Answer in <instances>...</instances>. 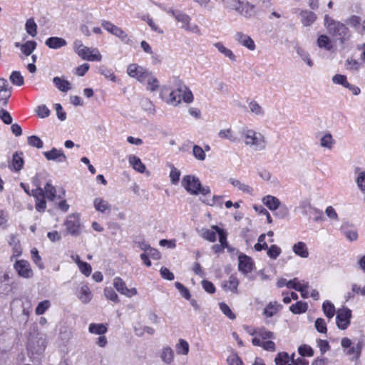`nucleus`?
I'll list each match as a JSON object with an SVG mask.
<instances>
[{"label": "nucleus", "instance_id": "nucleus-1", "mask_svg": "<svg viewBox=\"0 0 365 365\" xmlns=\"http://www.w3.org/2000/svg\"><path fill=\"white\" fill-rule=\"evenodd\" d=\"M240 134L245 145L255 151H261L266 148L267 140L264 135L248 127H243Z\"/></svg>", "mask_w": 365, "mask_h": 365}, {"label": "nucleus", "instance_id": "nucleus-2", "mask_svg": "<svg viewBox=\"0 0 365 365\" xmlns=\"http://www.w3.org/2000/svg\"><path fill=\"white\" fill-rule=\"evenodd\" d=\"M324 26L329 33L336 37L341 43H346L352 37L351 31L344 24L334 20L328 15L324 16Z\"/></svg>", "mask_w": 365, "mask_h": 365}, {"label": "nucleus", "instance_id": "nucleus-3", "mask_svg": "<svg viewBox=\"0 0 365 365\" xmlns=\"http://www.w3.org/2000/svg\"><path fill=\"white\" fill-rule=\"evenodd\" d=\"M181 185L190 195H197L200 194L205 196L211 192L210 187L202 186L199 178L194 175H185L182 179Z\"/></svg>", "mask_w": 365, "mask_h": 365}, {"label": "nucleus", "instance_id": "nucleus-4", "mask_svg": "<svg viewBox=\"0 0 365 365\" xmlns=\"http://www.w3.org/2000/svg\"><path fill=\"white\" fill-rule=\"evenodd\" d=\"M67 232L72 236H78L81 233V217L78 213L68 215L63 223Z\"/></svg>", "mask_w": 365, "mask_h": 365}, {"label": "nucleus", "instance_id": "nucleus-5", "mask_svg": "<svg viewBox=\"0 0 365 365\" xmlns=\"http://www.w3.org/2000/svg\"><path fill=\"white\" fill-rule=\"evenodd\" d=\"M13 267L18 276L23 279H31L34 275V272L31 264L27 260L16 259L14 262Z\"/></svg>", "mask_w": 365, "mask_h": 365}, {"label": "nucleus", "instance_id": "nucleus-6", "mask_svg": "<svg viewBox=\"0 0 365 365\" xmlns=\"http://www.w3.org/2000/svg\"><path fill=\"white\" fill-rule=\"evenodd\" d=\"M178 22L181 23V28L187 31L200 34V29L197 24H191V17L185 12L180 10L174 18Z\"/></svg>", "mask_w": 365, "mask_h": 365}, {"label": "nucleus", "instance_id": "nucleus-7", "mask_svg": "<svg viewBox=\"0 0 365 365\" xmlns=\"http://www.w3.org/2000/svg\"><path fill=\"white\" fill-rule=\"evenodd\" d=\"M351 311L347 307L339 309L336 312V325L339 329L344 330L350 324Z\"/></svg>", "mask_w": 365, "mask_h": 365}, {"label": "nucleus", "instance_id": "nucleus-8", "mask_svg": "<svg viewBox=\"0 0 365 365\" xmlns=\"http://www.w3.org/2000/svg\"><path fill=\"white\" fill-rule=\"evenodd\" d=\"M339 230L348 241L355 242L358 240L359 235L357 229L352 223L348 221H344L339 227Z\"/></svg>", "mask_w": 365, "mask_h": 365}, {"label": "nucleus", "instance_id": "nucleus-9", "mask_svg": "<svg viewBox=\"0 0 365 365\" xmlns=\"http://www.w3.org/2000/svg\"><path fill=\"white\" fill-rule=\"evenodd\" d=\"M78 55L83 60L88 61H101L102 60V55L97 48L85 46L81 51H78Z\"/></svg>", "mask_w": 365, "mask_h": 365}, {"label": "nucleus", "instance_id": "nucleus-10", "mask_svg": "<svg viewBox=\"0 0 365 365\" xmlns=\"http://www.w3.org/2000/svg\"><path fill=\"white\" fill-rule=\"evenodd\" d=\"M173 91L178 92L177 96L180 97V102L183 101L185 103H190L193 101V95L191 91L182 82L178 81Z\"/></svg>", "mask_w": 365, "mask_h": 365}, {"label": "nucleus", "instance_id": "nucleus-11", "mask_svg": "<svg viewBox=\"0 0 365 365\" xmlns=\"http://www.w3.org/2000/svg\"><path fill=\"white\" fill-rule=\"evenodd\" d=\"M101 25L107 31L119 38L122 41L128 43L127 34L120 27L106 20L102 21Z\"/></svg>", "mask_w": 365, "mask_h": 365}, {"label": "nucleus", "instance_id": "nucleus-12", "mask_svg": "<svg viewBox=\"0 0 365 365\" xmlns=\"http://www.w3.org/2000/svg\"><path fill=\"white\" fill-rule=\"evenodd\" d=\"M27 348L32 354H41L46 348V340L42 336L31 337L29 340Z\"/></svg>", "mask_w": 365, "mask_h": 365}, {"label": "nucleus", "instance_id": "nucleus-13", "mask_svg": "<svg viewBox=\"0 0 365 365\" xmlns=\"http://www.w3.org/2000/svg\"><path fill=\"white\" fill-rule=\"evenodd\" d=\"M113 284L120 294L127 297H132L138 294V291L135 288H128L125 282L119 277H116L113 279Z\"/></svg>", "mask_w": 365, "mask_h": 365}, {"label": "nucleus", "instance_id": "nucleus-14", "mask_svg": "<svg viewBox=\"0 0 365 365\" xmlns=\"http://www.w3.org/2000/svg\"><path fill=\"white\" fill-rule=\"evenodd\" d=\"M31 195L36 200V210L38 212H43L46 208V202L45 200L46 197L43 190L38 186L36 189L32 190Z\"/></svg>", "mask_w": 365, "mask_h": 365}, {"label": "nucleus", "instance_id": "nucleus-15", "mask_svg": "<svg viewBox=\"0 0 365 365\" xmlns=\"http://www.w3.org/2000/svg\"><path fill=\"white\" fill-rule=\"evenodd\" d=\"M234 38L239 44L247 48L250 51H254L256 48L253 39L250 36L241 31L236 32L234 36Z\"/></svg>", "mask_w": 365, "mask_h": 365}, {"label": "nucleus", "instance_id": "nucleus-16", "mask_svg": "<svg viewBox=\"0 0 365 365\" xmlns=\"http://www.w3.org/2000/svg\"><path fill=\"white\" fill-rule=\"evenodd\" d=\"M254 263L251 257L246 255H240L238 257V269L245 274L252 271Z\"/></svg>", "mask_w": 365, "mask_h": 365}, {"label": "nucleus", "instance_id": "nucleus-17", "mask_svg": "<svg viewBox=\"0 0 365 365\" xmlns=\"http://www.w3.org/2000/svg\"><path fill=\"white\" fill-rule=\"evenodd\" d=\"M43 155L47 160H52L56 163H64L67 160L66 155L61 149L53 148L49 151H45Z\"/></svg>", "mask_w": 365, "mask_h": 365}, {"label": "nucleus", "instance_id": "nucleus-18", "mask_svg": "<svg viewBox=\"0 0 365 365\" xmlns=\"http://www.w3.org/2000/svg\"><path fill=\"white\" fill-rule=\"evenodd\" d=\"M237 12L246 19H251L256 15L257 11L255 5L246 0H242L239 10Z\"/></svg>", "mask_w": 365, "mask_h": 365}, {"label": "nucleus", "instance_id": "nucleus-19", "mask_svg": "<svg viewBox=\"0 0 365 365\" xmlns=\"http://www.w3.org/2000/svg\"><path fill=\"white\" fill-rule=\"evenodd\" d=\"M95 210L101 213H109L111 211V205L102 197H96L93 200Z\"/></svg>", "mask_w": 365, "mask_h": 365}, {"label": "nucleus", "instance_id": "nucleus-20", "mask_svg": "<svg viewBox=\"0 0 365 365\" xmlns=\"http://www.w3.org/2000/svg\"><path fill=\"white\" fill-rule=\"evenodd\" d=\"M282 308V304L278 303L277 301H272L269 302L264 307L262 314L265 317H272L277 314Z\"/></svg>", "mask_w": 365, "mask_h": 365}, {"label": "nucleus", "instance_id": "nucleus-21", "mask_svg": "<svg viewBox=\"0 0 365 365\" xmlns=\"http://www.w3.org/2000/svg\"><path fill=\"white\" fill-rule=\"evenodd\" d=\"M220 229L218 226L212 225L209 229H202L200 235L203 239L210 242H215L217 240V234H218Z\"/></svg>", "mask_w": 365, "mask_h": 365}, {"label": "nucleus", "instance_id": "nucleus-22", "mask_svg": "<svg viewBox=\"0 0 365 365\" xmlns=\"http://www.w3.org/2000/svg\"><path fill=\"white\" fill-rule=\"evenodd\" d=\"M24 164L23 153L16 152L14 153L12 160L9 166L11 170L19 172L23 168Z\"/></svg>", "mask_w": 365, "mask_h": 365}, {"label": "nucleus", "instance_id": "nucleus-23", "mask_svg": "<svg viewBox=\"0 0 365 365\" xmlns=\"http://www.w3.org/2000/svg\"><path fill=\"white\" fill-rule=\"evenodd\" d=\"M239 280L235 275H231L227 280L222 282V287L226 292H238Z\"/></svg>", "mask_w": 365, "mask_h": 365}, {"label": "nucleus", "instance_id": "nucleus-24", "mask_svg": "<svg viewBox=\"0 0 365 365\" xmlns=\"http://www.w3.org/2000/svg\"><path fill=\"white\" fill-rule=\"evenodd\" d=\"M299 16L304 26H311L317 19V15L313 11L309 10H302L299 13Z\"/></svg>", "mask_w": 365, "mask_h": 365}, {"label": "nucleus", "instance_id": "nucleus-25", "mask_svg": "<svg viewBox=\"0 0 365 365\" xmlns=\"http://www.w3.org/2000/svg\"><path fill=\"white\" fill-rule=\"evenodd\" d=\"M262 202L271 211L277 210L280 207L281 204L280 200L277 197L269 195L264 196Z\"/></svg>", "mask_w": 365, "mask_h": 365}, {"label": "nucleus", "instance_id": "nucleus-26", "mask_svg": "<svg viewBox=\"0 0 365 365\" xmlns=\"http://www.w3.org/2000/svg\"><path fill=\"white\" fill-rule=\"evenodd\" d=\"M159 356L163 363L170 364L174 360L175 354L172 348L167 346L161 349L159 353Z\"/></svg>", "mask_w": 365, "mask_h": 365}, {"label": "nucleus", "instance_id": "nucleus-27", "mask_svg": "<svg viewBox=\"0 0 365 365\" xmlns=\"http://www.w3.org/2000/svg\"><path fill=\"white\" fill-rule=\"evenodd\" d=\"M346 23L354 28L355 31L359 34H363L364 21L359 16L352 15L346 21Z\"/></svg>", "mask_w": 365, "mask_h": 365}, {"label": "nucleus", "instance_id": "nucleus-28", "mask_svg": "<svg viewBox=\"0 0 365 365\" xmlns=\"http://www.w3.org/2000/svg\"><path fill=\"white\" fill-rule=\"evenodd\" d=\"M292 251L296 255L302 258H307L309 255L307 246L304 242H298L294 244Z\"/></svg>", "mask_w": 365, "mask_h": 365}, {"label": "nucleus", "instance_id": "nucleus-29", "mask_svg": "<svg viewBox=\"0 0 365 365\" xmlns=\"http://www.w3.org/2000/svg\"><path fill=\"white\" fill-rule=\"evenodd\" d=\"M45 44L50 48L58 49L65 46L67 43L66 41L61 37H50L45 41Z\"/></svg>", "mask_w": 365, "mask_h": 365}, {"label": "nucleus", "instance_id": "nucleus-30", "mask_svg": "<svg viewBox=\"0 0 365 365\" xmlns=\"http://www.w3.org/2000/svg\"><path fill=\"white\" fill-rule=\"evenodd\" d=\"M88 331L92 334L103 335L108 331V326L102 323H91L88 326Z\"/></svg>", "mask_w": 365, "mask_h": 365}, {"label": "nucleus", "instance_id": "nucleus-31", "mask_svg": "<svg viewBox=\"0 0 365 365\" xmlns=\"http://www.w3.org/2000/svg\"><path fill=\"white\" fill-rule=\"evenodd\" d=\"M53 83L55 86L61 92H68L71 89V83L60 77H54L53 78Z\"/></svg>", "mask_w": 365, "mask_h": 365}, {"label": "nucleus", "instance_id": "nucleus-32", "mask_svg": "<svg viewBox=\"0 0 365 365\" xmlns=\"http://www.w3.org/2000/svg\"><path fill=\"white\" fill-rule=\"evenodd\" d=\"M128 162L133 168L136 171L140 173H143L145 172V166L138 157L133 155H129Z\"/></svg>", "mask_w": 365, "mask_h": 365}, {"label": "nucleus", "instance_id": "nucleus-33", "mask_svg": "<svg viewBox=\"0 0 365 365\" xmlns=\"http://www.w3.org/2000/svg\"><path fill=\"white\" fill-rule=\"evenodd\" d=\"M320 146L328 150H331L335 144V140L330 133H326L324 134L320 140Z\"/></svg>", "mask_w": 365, "mask_h": 365}, {"label": "nucleus", "instance_id": "nucleus-34", "mask_svg": "<svg viewBox=\"0 0 365 365\" xmlns=\"http://www.w3.org/2000/svg\"><path fill=\"white\" fill-rule=\"evenodd\" d=\"M218 136L221 139H227L232 143H238L240 141L238 136L230 128L220 130L218 133Z\"/></svg>", "mask_w": 365, "mask_h": 365}, {"label": "nucleus", "instance_id": "nucleus-35", "mask_svg": "<svg viewBox=\"0 0 365 365\" xmlns=\"http://www.w3.org/2000/svg\"><path fill=\"white\" fill-rule=\"evenodd\" d=\"M214 46L219 51V52L227 57L230 61H236L237 57L232 51L225 47L221 42L214 43Z\"/></svg>", "mask_w": 365, "mask_h": 365}, {"label": "nucleus", "instance_id": "nucleus-36", "mask_svg": "<svg viewBox=\"0 0 365 365\" xmlns=\"http://www.w3.org/2000/svg\"><path fill=\"white\" fill-rule=\"evenodd\" d=\"M228 182L233 185L234 187H237L239 190L248 193L252 194L253 189L250 185L243 183L242 182L240 181L239 180L235 179V178H230L228 180Z\"/></svg>", "mask_w": 365, "mask_h": 365}, {"label": "nucleus", "instance_id": "nucleus-37", "mask_svg": "<svg viewBox=\"0 0 365 365\" xmlns=\"http://www.w3.org/2000/svg\"><path fill=\"white\" fill-rule=\"evenodd\" d=\"M299 209L304 215H308L311 214H321L322 211L319 209L314 208L308 202H302L299 206Z\"/></svg>", "mask_w": 365, "mask_h": 365}, {"label": "nucleus", "instance_id": "nucleus-38", "mask_svg": "<svg viewBox=\"0 0 365 365\" xmlns=\"http://www.w3.org/2000/svg\"><path fill=\"white\" fill-rule=\"evenodd\" d=\"M78 299L83 304H88L92 299V293L87 285H83L79 291Z\"/></svg>", "mask_w": 365, "mask_h": 365}, {"label": "nucleus", "instance_id": "nucleus-39", "mask_svg": "<svg viewBox=\"0 0 365 365\" xmlns=\"http://www.w3.org/2000/svg\"><path fill=\"white\" fill-rule=\"evenodd\" d=\"M248 108L250 112L255 115L259 117H263L264 115L265 112L264 108L256 101L252 100L249 102Z\"/></svg>", "mask_w": 365, "mask_h": 365}, {"label": "nucleus", "instance_id": "nucleus-40", "mask_svg": "<svg viewBox=\"0 0 365 365\" xmlns=\"http://www.w3.org/2000/svg\"><path fill=\"white\" fill-rule=\"evenodd\" d=\"M308 304L305 302L299 301L289 307V310L294 314H300L307 312Z\"/></svg>", "mask_w": 365, "mask_h": 365}, {"label": "nucleus", "instance_id": "nucleus-41", "mask_svg": "<svg viewBox=\"0 0 365 365\" xmlns=\"http://www.w3.org/2000/svg\"><path fill=\"white\" fill-rule=\"evenodd\" d=\"M361 346L359 343H358L356 346H351L346 351V354L350 356V360L351 361H357L361 354Z\"/></svg>", "mask_w": 365, "mask_h": 365}, {"label": "nucleus", "instance_id": "nucleus-42", "mask_svg": "<svg viewBox=\"0 0 365 365\" xmlns=\"http://www.w3.org/2000/svg\"><path fill=\"white\" fill-rule=\"evenodd\" d=\"M45 195V197L50 200L53 201L56 196V189L51 185L50 182H47L44 187L42 188Z\"/></svg>", "mask_w": 365, "mask_h": 365}, {"label": "nucleus", "instance_id": "nucleus-43", "mask_svg": "<svg viewBox=\"0 0 365 365\" xmlns=\"http://www.w3.org/2000/svg\"><path fill=\"white\" fill-rule=\"evenodd\" d=\"M135 334L138 336H142L145 333L153 335L155 332V329L149 326H135L133 327Z\"/></svg>", "mask_w": 365, "mask_h": 365}, {"label": "nucleus", "instance_id": "nucleus-44", "mask_svg": "<svg viewBox=\"0 0 365 365\" xmlns=\"http://www.w3.org/2000/svg\"><path fill=\"white\" fill-rule=\"evenodd\" d=\"M322 309L324 315L328 319H331L335 314L334 305L330 301H325L322 304Z\"/></svg>", "mask_w": 365, "mask_h": 365}, {"label": "nucleus", "instance_id": "nucleus-45", "mask_svg": "<svg viewBox=\"0 0 365 365\" xmlns=\"http://www.w3.org/2000/svg\"><path fill=\"white\" fill-rule=\"evenodd\" d=\"M36 42L34 41H27L21 46V51L25 56H29L36 49Z\"/></svg>", "mask_w": 365, "mask_h": 365}, {"label": "nucleus", "instance_id": "nucleus-46", "mask_svg": "<svg viewBox=\"0 0 365 365\" xmlns=\"http://www.w3.org/2000/svg\"><path fill=\"white\" fill-rule=\"evenodd\" d=\"M25 29L29 35L35 37L37 34V24L33 18L29 19L25 24Z\"/></svg>", "mask_w": 365, "mask_h": 365}, {"label": "nucleus", "instance_id": "nucleus-47", "mask_svg": "<svg viewBox=\"0 0 365 365\" xmlns=\"http://www.w3.org/2000/svg\"><path fill=\"white\" fill-rule=\"evenodd\" d=\"M344 66L349 71H358L361 68V63L352 58H348L345 61Z\"/></svg>", "mask_w": 365, "mask_h": 365}, {"label": "nucleus", "instance_id": "nucleus-48", "mask_svg": "<svg viewBox=\"0 0 365 365\" xmlns=\"http://www.w3.org/2000/svg\"><path fill=\"white\" fill-rule=\"evenodd\" d=\"M178 354L187 355L189 352V344L183 339H180L175 346Z\"/></svg>", "mask_w": 365, "mask_h": 365}, {"label": "nucleus", "instance_id": "nucleus-49", "mask_svg": "<svg viewBox=\"0 0 365 365\" xmlns=\"http://www.w3.org/2000/svg\"><path fill=\"white\" fill-rule=\"evenodd\" d=\"M201 201L209 206H218L220 208L222 207V196L221 195H213L210 199H202Z\"/></svg>", "mask_w": 365, "mask_h": 365}, {"label": "nucleus", "instance_id": "nucleus-50", "mask_svg": "<svg viewBox=\"0 0 365 365\" xmlns=\"http://www.w3.org/2000/svg\"><path fill=\"white\" fill-rule=\"evenodd\" d=\"M3 277L4 280L0 281V294H8L11 291V287L9 282V274H4Z\"/></svg>", "mask_w": 365, "mask_h": 365}, {"label": "nucleus", "instance_id": "nucleus-51", "mask_svg": "<svg viewBox=\"0 0 365 365\" xmlns=\"http://www.w3.org/2000/svg\"><path fill=\"white\" fill-rule=\"evenodd\" d=\"M318 46L324 48L327 51H330L332 48V45L329 38L326 35H320L317 39Z\"/></svg>", "mask_w": 365, "mask_h": 365}, {"label": "nucleus", "instance_id": "nucleus-52", "mask_svg": "<svg viewBox=\"0 0 365 365\" xmlns=\"http://www.w3.org/2000/svg\"><path fill=\"white\" fill-rule=\"evenodd\" d=\"M291 360V357L287 352L282 351L277 354L274 359L276 365H286Z\"/></svg>", "mask_w": 365, "mask_h": 365}, {"label": "nucleus", "instance_id": "nucleus-53", "mask_svg": "<svg viewBox=\"0 0 365 365\" xmlns=\"http://www.w3.org/2000/svg\"><path fill=\"white\" fill-rule=\"evenodd\" d=\"M51 306V302L49 300H43L38 303L36 309L35 314L36 315H42Z\"/></svg>", "mask_w": 365, "mask_h": 365}, {"label": "nucleus", "instance_id": "nucleus-54", "mask_svg": "<svg viewBox=\"0 0 365 365\" xmlns=\"http://www.w3.org/2000/svg\"><path fill=\"white\" fill-rule=\"evenodd\" d=\"M297 53L300 56L302 61H304L309 67H312L314 63L312 59L309 58V54L304 48L301 47L296 48Z\"/></svg>", "mask_w": 365, "mask_h": 365}, {"label": "nucleus", "instance_id": "nucleus-55", "mask_svg": "<svg viewBox=\"0 0 365 365\" xmlns=\"http://www.w3.org/2000/svg\"><path fill=\"white\" fill-rule=\"evenodd\" d=\"M31 257L33 262L40 269H43L44 268V264L42 262L41 257L39 255L38 251L36 248L34 247L31 249Z\"/></svg>", "mask_w": 365, "mask_h": 365}, {"label": "nucleus", "instance_id": "nucleus-56", "mask_svg": "<svg viewBox=\"0 0 365 365\" xmlns=\"http://www.w3.org/2000/svg\"><path fill=\"white\" fill-rule=\"evenodd\" d=\"M356 183L359 190L365 195V170L358 172Z\"/></svg>", "mask_w": 365, "mask_h": 365}, {"label": "nucleus", "instance_id": "nucleus-57", "mask_svg": "<svg viewBox=\"0 0 365 365\" xmlns=\"http://www.w3.org/2000/svg\"><path fill=\"white\" fill-rule=\"evenodd\" d=\"M9 79L14 85L17 86H21L24 83V77L19 71H13L10 75Z\"/></svg>", "mask_w": 365, "mask_h": 365}, {"label": "nucleus", "instance_id": "nucleus-58", "mask_svg": "<svg viewBox=\"0 0 365 365\" xmlns=\"http://www.w3.org/2000/svg\"><path fill=\"white\" fill-rule=\"evenodd\" d=\"M28 144L34 148L41 149L43 146V143L41 138L37 135H31L27 138Z\"/></svg>", "mask_w": 365, "mask_h": 365}, {"label": "nucleus", "instance_id": "nucleus-59", "mask_svg": "<svg viewBox=\"0 0 365 365\" xmlns=\"http://www.w3.org/2000/svg\"><path fill=\"white\" fill-rule=\"evenodd\" d=\"M219 307L221 312L230 319L234 320L236 319V315L232 312L231 309L226 303L220 302Z\"/></svg>", "mask_w": 365, "mask_h": 365}, {"label": "nucleus", "instance_id": "nucleus-60", "mask_svg": "<svg viewBox=\"0 0 365 365\" xmlns=\"http://www.w3.org/2000/svg\"><path fill=\"white\" fill-rule=\"evenodd\" d=\"M331 81L333 83L341 85L344 88H346L348 84L349 83L347 81L346 76L342 74H336L333 76Z\"/></svg>", "mask_w": 365, "mask_h": 365}, {"label": "nucleus", "instance_id": "nucleus-61", "mask_svg": "<svg viewBox=\"0 0 365 365\" xmlns=\"http://www.w3.org/2000/svg\"><path fill=\"white\" fill-rule=\"evenodd\" d=\"M241 1L242 0H222V3L225 8L235 10L236 11L239 10Z\"/></svg>", "mask_w": 365, "mask_h": 365}, {"label": "nucleus", "instance_id": "nucleus-62", "mask_svg": "<svg viewBox=\"0 0 365 365\" xmlns=\"http://www.w3.org/2000/svg\"><path fill=\"white\" fill-rule=\"evenodd\" d=\"M282 253V250L276 245H271L267 250V255L273 259H276Z\"/></svg>", "mask_w": 365, "mask_h": 365}, {"label": "nucleus", "instance_id": "nucleus-63", "mask_svg": "<svg viewBox=\"0 0 365 365\" xmlns=\"http://www.w3.org/2000/svg\"><path fill=\"white\" fill-rule=\"evenodd\" d=\"M298 352L301 355V356H308L311 357L314 355L313 349L307 344H303L299 346Z\"/></svg>", "mask_w": 365, "mask_h": 365}, {"label": "nucleus", "instance_id": "nucleus-64", "mask_svg": "<svg viewBox=\"0 0 365 365\" xmlns=\"http://www.w3.org/2000/svg\"><path fill=\"white\" fill-rule=\"evenodd\" d=\"M105 297L114 302H119V298L116 292L111 287H106L104 289Z\"/></svg>", "mask_w": 365, "mask_h": 365}]
</instances>
